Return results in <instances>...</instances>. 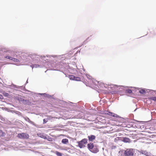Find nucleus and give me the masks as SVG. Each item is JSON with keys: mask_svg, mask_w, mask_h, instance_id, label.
<instances>
[{"mask_svg": "<svg viewBox=\"0 0 156 156\" xmlns=\"http://www.w3.org/2000/svg\"><path fill=\"white\" fill-rule=\"evenodd\" d=\"M126 92L127 93H128L129 94H131L132 93V91L130 89H128L126 90Z\"/></svg>", "mask_w": 156, "mask_h": 156, "instance_id": "15", "label": "nucleus"}, {"mask_svg": "<svg viewBox=\"0 0 156 156\" xmlns=\"http://www.w3.org/2000/svg\"><path fill=\"white\" fill-rule=\"evenodd\" d=\"M88 149L91 152L96 153L99 151L98 149L96 147L94 146V144L92 143H90L87 145Z\"/></svg>", "mask_w": 156, "mask_h": 156, "instance_id": "2", "label": "nucleus"}, {"mask_svg": "<svg viewBox=\"0 0 156 156\" xmlns=\"http://www.w3.org/2000/svg\"><path fill=\"white\" fill-rule=\"evenodd\" d=\"M5 133L2 130H0V137L4 136Z\"/></svg>", "mask_w": 156, "mask_h": 156, "instance_id": "10", "label": "nucleus"}, {"mask_svg": "<svg viewBox=\"0 0 156 156\" xmlns=\"http://www.w3.org/2000/svg\"><path fill=\"white\" fill-rule=\"evenodd\" d=\"M140 152V153L142 154H144L147 156H149L150 155V154L146 151L141 150Z\"/></svg>", "mask_w": 156, "mask_h": 156, "instance_id": "6", "label": "nucleus"}, {"mask_svg": "<svg viewBox=\"0 0 156 156\" xmlns=\"http://www.w3.org/2000/svg\"><path fill=\"white\" fill-rule=\"evenodd\" d=\"M88 137L90 141H93L95 139L96 136L93 135L88 136Z\"/></svg>", "mask_w": 156, "mask_h": 156, "instance_id": "5", "label": "nucleus"}, {"mask_svg": "<svg viewBox=\"0 0 156 156\" xmlns=\"http://www.w3.org/2000/svg\"><path fill=\"white\" fill-rule=\"evenodd\" d=\"M9 57H10V56H7L5 57V58H6L9 59Z\"/></svg>", "mask_w": 156, "mask_h": 156, "instance_id": "21", "label": "nucleus"}, {"mask_svg": "<svg viewBox=\"0 0 156 156\" xmlns=\"http://www.w3.org/2000/svg\"><path fill=\"white\" fill-rule=\"evenodd\" d=\"M74 80L77 81H81V79L79 77L75 76V78Z\"/></svg>", "mask_w": 156, "mask_h": 156, "instance_id": "12", "label": "nucleus"}, {"mask_svg": "<svg viewBox=\"0 0 156 156\" xmlns=\"http://www.w3.org/2000/svg\"><path fill=\"white\" fill-rule=\"evenodd\" d=\"M47 122V120L46 119H43V123L44 124Z\"/></svg>", "mask_w": 156, "mask_h": 156, "instance_id": "16", "label": "nucleus"}, {"mask_svg": "<svg viewBox=\"0 0 156 156\" xmlns=\"http://www.w3.org/2000/svg\"><path fill=\"white\" fill-rule=\"evenodd\" d=\"M12 61H14L16 62H19V60L18 59H16V58H14L13 60Z\"/></svg>", "mask_w": 156, "mask_h": 156, "instance_id": "17", "label": "nucleus"}, {"mask_svg": "<svg viewBox=\"0 0 156 156\" xmlns=\"http://www.w3.org/2000/svg\"><path fill=\"white\" fill-rule=\"evenodd\" d=\"M52 118V117H51V116H49V118H47V119H50Z\"/></svg>", "mask_w": 156, "mask_h": 156, "instance_id": "22", "label": "nucleus"}, {"mask_svg": "<svg viewBox=\"0 0 156 156\" xmlns=\"http://www.w3.org/2000/svg\"><path fill=\"white\" fill-rule=\"evenodd\" d=\"M23 101H25V102H28V101L27 100H25L24 101L23 100Z\"/></svg>", "mask_w": 156, "mask_h": 156, "instance_id": "23", "label": "nucleus"}, {"mask_svg": "<svg viewBox=\"0 0 156 156\" xmlns=\"http://www.w3.org/2000/svg\"><path fill=\"white\" fill-rule=\"evenodd\" d=\"M55 153L58 156H62V154L58 151H56Z\"/></svg>", "mask_w": 156, "mask_h": 156, "instance_id": "13", "label": "nucleus"}, {"mask_svg": "<svg viewBox=\"0 0 156 156\" xmlns=\"http://www.w3.org/2000/svg\"><path fill=\"white\" fill-rule=\"evenodd\" d=\"M149 99L155 101H156V97H150L149 98Z\"/></svg>", "mask_w": 156, "mask_h": 156, "instance_id": "11", "label": "nucleus"}, {"mask_svg": "<svg viewBox=\"0 0 156 156\" xmlns=\"http://www.w3.org/2000/svg\"><path fill=\"white\" fill-rule=\"evenodd\" d=\"M4 94V95L5 96H8L9 95L8 93H5V94Z\"/></svg>", "mask_w": 156, "mask_h": 156, "instance_id": "19", "label": "nucleus"}, {"mask_svg": "<svg viewBox=\"0 0 156 156\" xmlns=\"http://www.w3.org/2000/svg\"><path fill=\"white\" fill-rule=\"evenodd\" d=\"M0 99H3V96L1 94H0Z\"/></svg>", "mask_w": 156, "mask_h": 156, "instance_id": "18", "label": "nucleus"}, {"mask_svg": "<svg viewBox=\"0 0 156 156\" xmlns=\"http://www.w3.org/2000/svg\"><path fill=\"white\" fill-rule=\"evenodd\" d=\"M13 59L14 58L12 57H10L9 59L11 60H13Z\"/></svg>", "mask_w": 156, "mask_h": 156, "instance_id": "20", "label": "nucleus"}, {"mask_svg": "<svg viewBox=\"0 0 156 156\" xmlns=\"http://www.w3.org/2000/svg\"><path fill=\"white\" fill-rule=\"evenodd\" d=\"M68 77L70 80H74L75 78V76L73 75H69Z\"/></svg>", "mask_w": 156, "mask_h": 156, "instance_id": "9", "label": "nucleus"}, {"mask_svg": "<svg viewBox=\"0 0 156 156\" xmlns=\"http://www.w3.org/2000/svg\"><path fill=\"white\" fill-rule=\"evenodd\" d=\"M17 136L19 138L22 139H28L29 137V136L28 134L24 133H19L18 134Z\"/></svg>", "mask_w": 156, "mask_h": 156, "instance_id": "4", "label": "nucleus"}, {"mask_svg": "<svg viewBox=\"0 0 156 156\" xmlns=\"http://www.w3.org/2000/svg\"><path fill=\"white\" fill-rule=\"evenodd\" d=\"M135 153V149L133 148H128L124 151V156H134Z\"/></svg>", "mask_w": 156, "mask_h": 156, "instance_id": "1", "label": "nucleus"}, {"mask_svg": "<svg viewBox=\"0 0 156 156\" xmlns=\"http://www.w3.org/2000/svg\"><path fill=\"white\" fill-rule=\"evenodd\" d=\"M139 92L141 94L145 93L146 91L144 89H141L139 91Z\"/></svg>", "mask_w": 156, "mask_h": 156, "instance_id": "14", "label": "nucleus"}, {"mask_svg": "<svg viewBox=\"0 0 156 156\" xmlns=\"http://www.w3.org/2000/svg\"><path fill=\"white\" fill-rule=\"evenodd\" d=\"M62 142L64 144H67L68 142V140L67 139H64L62 140Z\"/></svg>", "mask_w": 156, "mask_h": 156, "instance_id": "7", "label": "nucleus"}, {"mask_svg": "<svg viewBox=\"0 0 156 156\" xmlns=\"http://www.w3.org/2000/svg\"><path fill=\"white\" fill-rule=\"evenodd\" d=\"M107 114L110 116H112V117H115V114L114 113L109 112H108L107 113Z\"/></svg>", "mask_w": 156, "mask_h": 156, "instance_id": "8", "label": "nucleus"}, {"mask_svg": "<svg viewBox=\"0 0 156 156\" xmlns=\"http://www.w3.org/2000/svg\"><path fill=\"white\" fill-rule=\"evenodd\" d=\"M87 139L84 138L81 140L77 142L78 146L80 148H83L85 147L86 144L87 143Z\"/></svg>", "mask_w": 156, "mask_h": 156, "instance_id": "3", "label": "nucleus"}]
</instances>
